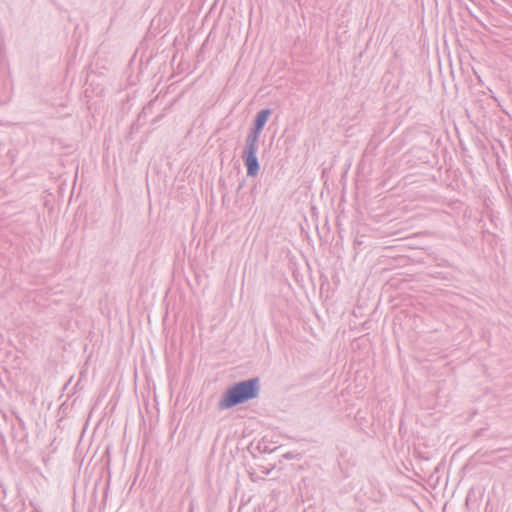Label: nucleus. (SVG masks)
Wrapping results in <instances>:
<instances>
[{"instance_id": "obj_4", "label": "nucleus", "mask_w": 512, "mask_h": 512, "mask_svg": "<svg viewBox=\"0 0 512 512\" xmlns=\"http://www.w3.org/2000/svg\"><path fill=\"white\" fill-rule=\"evenodd\" d=\"M262 130L263 129H261L260 127L253 125V127L250 129L246 139L258 141Z\"/></svg>"}, {"instance_id": "obj_3", "label": "nucleus", "mask_w": 512, "mask_h": 512, "mask_svg": "<svg viewBox=\"0 0 512 512\" xmlns=\"http://www.w3.org/2000/svg\"><path fill=\"white\" fill-rule=\"evenodd\" d=\"M270 115H271L270 109H263V110L259 111L255 117L253 125L263 129Z\"/></svg>"}, {"instance_id": "obj_2", "label": "nucleus", "mask_w": 512, "mask_h": 512, "mask_svg": "<svg viewBox=\"0 0 512 512\" xmlns=\"http://www.w3.org/2000/svg\"><path fill=\"white\" fill-rule=\"evenodd\" d=\"M258 141L246 139L242 159L247 168V175L254 177L258 174L260 166L257 158Z\"/></svg>"}, {"instance_id": "obj_1", "label": "nucleus", "mask_w": 512, "mask_h": 512, "mask_svg": "<svg viewBox=\"0 0 512 512\" xmlns=\"http://www.w3.org/2000/svg\"><path fill=\"white\" fill-rule=\"evenodd\" d=\"M260 391L259 379L251 378L238 382L227 389L218 403L219 409L232 408L238 404L258 397Z\"/></svg>"}]
</instances>
